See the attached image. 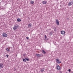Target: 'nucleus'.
<instances>
[{
	"mask_svg": "<svg viewBox=\"0 0 73 73\" xmlns=\"http://www.w3.org/2000/svg\"><path fill=\"white\" fill-rule=\"evenodd\" d=\"M19 28V26L17 25H15L14 26L13 29L14 31H16V29H17V28Z\"/></svg>",
	"mask_w": 73,
	"mask_h": 73,
	"instance_id": "1",
	"label": "nucleus"
},
{
	"mask_svg": "<svg viewBox=\"0 0 73 73\" xmlns=\"http://www.w3.org/2000/svg\"><path fill=\"white\" fill-rule=\"evenodd\" d=\"M56 62H57L58 64H61V61L59 60V59H56Z\"/></svg>",
	"mask_w": 73,
	"mask_h": 73,
	"instance_id": "2",
	"label": "nucleus"
},
{
	"mask_svg": "<svg viewBox=\"0 0 73 73\" xmlns=\"http://www.w3.org/2000/svg\"><path fill=\"white\" fill-rule=\"evenodd\" d=\"M55 22H56L57 25H60V23H59V21H58V20H57V19L56 20Z\"/></svg>",
	"mask_w": 73,
	"mask_h": 73,
	"instance_id": "3",
	"label": "nucleus"
},
{
	"mask_svg": "<svg viewBox=\"0 0 73 73\" xmlns=\"http://www.w3.org/2000/svg\"><path fill=\"white\" fill-rule=\"evenodd\" d=\"M7 34L6 33H3V36L4 37H7Z\"/></svg>",
	"mask_w": 73,
	"mask_h": 73,
	"instance_id": "4",
	"label": "nucleus"
},
{
	"mask_svg": "<svg viewBox=\"0 0 73 73\" xmlns=\"http://www.w3.org/2000/svg\"><path fill=\"white\" fill-rule=\"evenodd\" d=\"M73 4V3L72 1H71L70 2H69L68 4V6H71V5H72Z\"/></svg>",
	"mask_w": 73,
	"mask_h": 73,
	"instance_id": "5",
	"label": "nucleus"
},
{
	"mask_svg": "<svg viewBox=\"0 0 73 73\" xmlns=\"http://www.w3.org/2000/svg\"><path fill=\"white\" fill-rule=\"evenodd\" d=\"M60 68L61 67H60L59 65H58L56 66V69H57V70H60Z\"/></svg>",
	"mask_w": 73,
	"mask_h": 73,
	"instance_id": "6",
	"label": "nucleus"
},
{
	"mask_svg": "<svg viewBox=\"0 0 73 73\" xmlns=\"http://www.w3.org/2000/svg\"><path fill=\"white\" fill-rule=\"evenodd\" d=\"M44 37L45 38V39H44L45 41H47L48 40V38L46 37V35H45L44 36Z\"/></svg>",
	"mask_w": 73,
	"mask_h": 73,
	"instance_id": "7",
	"label": "nucleus"
},
{
	"mask_svg": "<svg viewBox=\"0 0 73 73\" xmlns=\"http://www.w3.org/2000/svg\"><path fill=\"white\" fill-rule=\"evenodd\" d=\"M61 34H62V35H64L65 32L64 31H61Z\"/></svg>",
	"mask_w": 73,
	"mask_h": 73,
	"instance_id": "8",
	"label": "nucleus"
},
{
	"mask_svg": "<svg viewBox=\"0 0 73 73\" xmlns=\"http://www.w3.org/2000/svg\"><path fill=\"white\" fill-rule=\"evenodd\" d=\"M4 67V66H3V64H0V67L1 68H3Z\"/></svg>",
	"mask_w": 73,
	"mask_h": 73,
	"instance_id": "9",
	"label": "nucleus"
},
{
	"mask_svg": "<svg viewBox=\"0 0 73 73\" xmlns=\"http://www.w3.org/2000/svg\"><path fill=\"white\" fill-rule=\"evenodd\" d=\"M42 53H43V54H45L46 53V52H45V51L43 50H42Z\"/></svg>",
	"mask_w": 73,
	"mask_h": 73,
	"instance_id": "10",
	"label": "nucleus"
},
{
	"mask_svg": "<svg viewBox=\"0 0 73 73\" xmlns=\"http://www.w3.org/2000/svg\"><path fill=\"white\" fill-rule=\"evenodd\" d=\"M44 70H45V69L44 68H43L42 69H41L40 70V71L41 72H43L44 71Z\"/></svg>",
	"mask_w": 73,
	"mask_h": 73,
	"instance_id": "11",
	"label": "nucleus"
},
{
	"mask_svg": "<svg viewBox=\"0 0 73 73\" xmlns=\"http://www.w3.org/2000/svg\"><path fill=\"white\" fill-rule=\"evenodd\" d=\"M42 3L43 4H46L47 3V2L46 1H44L42 2Z\"/></svg>",
	"mask_w": 73,
	"mask_h": 73,
	"instance_id": "12",
	"label": "nucleus"
},
{
	"mask_svg": "<svg viewBox=\"0 0 73 73\" xmlns=\"http://www.w3.org/2000/svg\"><path fill=\"white\" fill-rule=\"evenodd\" d=\"M6 50L7 52H9V51H10V48H6Z\"/></svg>",
	"mask_w": 73,
	"mask_h": 73,
	"instance_id": "13",
	"label": "nucleus"
},
{
	"mask_svg": "<svg viewBox=\"0 0 73 73\" xmlns=\"http://www.w3.org/2000/svg\"><path fill=\"white\" fill-rule=\"evenodd\" d=\"M29 27H32V24L30 23L28 25Z\"/></svg>",
	"mask_w": 73,
	"mask_h": 73,
	"instance_id": "14",
	"label": "nucleus"
},
{
	"mask_svg": "<svg viewBox=\"0 0 73 73\" xmlns=\"http://www.w3.org/2000/svg\"><path fill=\"white\" fill-rule=\"evenodd\" d=\"M17 21H18V22H20V21H21V19L19 18H18L17 19Z\"/></svg>",
	"mask_w": 73,
	"mask_h": 73,
	"instance_id": "15",
	"label": "nucleus"
},
{
	"mask_svg": "<svg viewBox=\"0 0 73 73\" xmlns=\"http://www.w3.org/2000/svg\"><path fill=\"white\" fill-rule=\"evenodd\" d=\"M36 56H38V57H40L41 55L40 54H36Z\"/></svg>",
	"mask_w": 73,
	"mask_h": 73,
	"instance_id": "16",
	"label": "nucleus"
},
{
	"mask_svg": "<svg viewBox=\"0 0 73 73\" xmlns=\"http://www.w3.org/2000/svg\"><path fill=\"white\" fill-rule=\"evenodd\" d=\"M25 59L27 60V61H29V59H28V58H25Z\"/></svg>",
	"mask_w": 73,
	"mask_h": 73,
	"instance_id": "17",
	"label": "nucleus"
},
{
	"mask_svg": "<svg viewBox=\"0 0 73 73\" xmlns=\"http://www.w3.org/2000/svg\"><path fill=\"white\" fill-rule=\"evenodd\" d=\"M53 33V31H51L50 32L49 35H52Z\"/></svg>",
	"mask_w": 73,
	"mask_h": 73,
	"instance_id": "18",
	"label": "nucleus"
},
{
	"mask_svg": "<svg viewBox=\"0 0 73 73\" xmlns=\"http://www.w3.org/2000/svg\"><path fill=\"white\" fill-rule=\"evenodd\" d=\"M30 3L32 4H34V1H31L30 2Z\"/></svg>",
	"mask_w": 73,
	"mask_h": 73,
	"instance_id": "19",
	"label": "nucleus"
},
{
	"mask_svg": "<svg viewBox=\"0 0 73 73\" xmlns=\"http://www.w3.org/2000/svg\"><path fill=\"white\" fill-rule=\"evenodd\" d=\"M23 62H26V60L25 59H23Z\"/></svg>",
	"mask_w": 73,
	"mask_h": 73,
	"instance_id": "20",
	"label": "nucleus"
},
{
	"mask_svg": "<svg viewBox=\"0 0 73 73\" xmlns=\"http://www.w3.org/2000/svg\"><path fill=\"white\" fill-rule=\"evenodd\" d=\"M54 30L55 32H56V31H57V29H56V28H55V29H54Z\"/></svg>",
	"mask_w": 73,
	"mask_h": 73,
	"instance_id": "21",
	"label": "nucleus"
},
{
	"mask_svg": "<svg viewBox=\"0 0 73 73\" xmlns=\"http://www.w3.org/2000/svg\"><path fill=\"white\" fill-rule=\"evenodd\" d=\"M26 56V54H23V56L24 57H25V56Z\"/></svg>",
	"mask_w": 73,
	"mask_h": 73,
	"instance_id": "22",
	"label": "nucleus"
},
{
	"mask_svg": "<svg viewBox=\"0 0 73 73\" xmlns=\"http://www.w3.org/2000/svg\"><path fill=\"white\" fill-rule=\"evenodd\" d=\"M6 54H7V55H6L7 57H8L9 56V55H8L7 54V53H6Z\"/></svg>",
	"mask_w": 73,
	"mask_h": 73,
	"instance_id": "23",
	"label": "nucleus"
},
{
	"mask_svg": "<svg viewBox=\"0 0 73 73\" xmlns=\"http://www.w3.org/2000/svg\"><path fill=\"white\" fill-rule=\"evenodd\" d=\"M71 71V70L70 69H69L68 70V71L69 72H70Z\"/></svg>",
	"mask_w": 73,
	"mask_h": 73,
	"instance_id": "24",
	"label": "nucleus"
},
{
	"mask_svg": "<svg viewBox=\"0 0 73 73\" xmlns=\"http://www.w3.org/2000/svg\"><path fill=\"white\" fill-rule=\"evenodd\" d=\"M26 38L27 39V40H28V39H29V38L28 37H26Z\"/></svg>",
	"mask_w": 73,
	"mask_h": 73,
	"instance_id": "25",
	"label": "nucleus"
},
{
	"mask_svg": "<svg viewBox=\"0 0 73 73\" xmlns=\"http://www.w3.org/2000/svg\"><path fill=\"white\" fill-rule=\"evenodd\" d=\"M59 73H62V71H60Z\"/></svg>",
	"mask_w": 73,
	"mask_h": 73,
	"instance_id": "26",
	"label": "nucleus"
},
{
	"mask_svg": "<svg viewBox=\"0 0 73 73\" xmlns=\"http://www.w3.org/2000/svg\"><path fill=\"white\" fill-rule=\"evenodd\" d=\"M3 9V8H0V9Z\"/></svg>",
	"mask_w": 73,
	"mask_h": 73,
	"instance_id": "27",
	"label": "nucleus"
},
{
	"mask_svg": "<svg viewBox=\"0 0 73 73\" xmlns=\"http://www.w3.org/2000/svg\"><path fill=\"white\" fill-rule=\"evenodd\" d=\"M5 54H6V53H5Z\"/></svg>",
	"mask_w": 73,
	"mask_h": 73,
	"instance_id": "28",
	"label": "nucleus"
},
{
	"mask_svg": "<svg viewBox=\"0 0 73 73\" xmlns=\"http://www.w3.org/2000/svg\"><path fill=\"white\" fill-rule=\"evenodd\" d=\"M16 56H17V55H16Z\"/></svg>",
	"mask_w": 73,
	"mask_h": 73,
	"instance_id": "29",
	"label": "nucleus"
}]
</instances>
